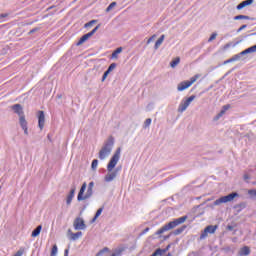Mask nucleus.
Wrapping results in <instances>:
<instances>
[{"label":"nucleus","instance_id":"1","mask_svg":"<svg viewBox=\"0 0 256 256\" xmlns=\"http://www.w3.org/2000/svg\"><path fill=\"white\" fill-rule=\"evenodd\" d=\"M119 159H121V148L116 149L107 165L108 173L104 177V181L106 183H111V181H115V179H117V175H119V172L121 171V167L115 169L117 163H119ZM113 169L115 170L113 171Z\"/></svg>","mask_w":256,"mask_h":256},{"label":"nucleus","instance_id":"2","mask_svg":"<svg viewBox=\"0 0 256 256\" xmlns=\"http://www.w3.org/2000/svg\"><path fill=\"white\" fill-rule=\"evenodd\" d=\"M186 221H187V216L176 218L173 221H170L169 223L163 225L151 237L153 239H161V237H163V233H167V231H171V229H175V227H178V225H182V223Z\"/></svg>","mask_w":256,"mask_h":256},{"label":"nucleus","instance_id":"3","mask_svg":"<svg viewBox=\"0 0 256 256\" xmlns=\"http://www.w3.org/2000/svg\"><path fill=\"white\" fill-rule=\"evenodd\" d=\"M114 145L115 138H113V136H110L99 151L98 157L100 161H105V159H107V157L111 155Z\"/></svg>","mask_w":256,"mask_h":256},{"label":"nucleus","instance_id":"4","mask_svg":"<svg viewBox=\"0 0 256 256\" xmlns=\"http://www.w3.org/2000/svg\"><path fill=\"white\" fill-rule=\"evenodd\" d=\"M235 197H239V193L237 192H232L226 196H222L218 199H216L211 205L210 207L214 208V207H219V205H223V203H231V201H233V199H235Z\"/></svg>","mask_w":256,"mask_h":256},{"label":"nucleus","instance_id":"5","mask_svg":"<svg viewBox=\"0 0 256 256\" xmlns=\"http://www.w3.org/2000/svg\"><path fill=\"white\" fill-rule=\"evenodd\" d=\"M85 189H87L85 193ZM93 197V188H87V182H84L80 188V191L77 196L78 201H85Z\"/></svg>","mask_w":256,"mask_h":256},{"label":"nucleus","instance_id":"6","mask_svg":"<svg viewBox=\"0 0 256 256\" xmlns=\"http://www.w3.org/2000/svg\"><path fill=\"white\" fill-rule=\"evenodd\" d=\"M99 27H101V24H98L92 31H90L87 34H84L79 41L76 43L77 47H79L80 45H83V43H85V41H88L90 39V37H93L94 33H97V31H99Z\"/></svg>","mask_w":256,"mask_h":256},{"label":"nucleus","instance_id":"7","mask_svg":"<svg viewBox=\"0 0 256 256\" xmlns=\"http://www.w3.org/2000/svg\"><path fill=\"white\" fill-rule=\"evenodd\" d=\"M197 79H199V75H195L194 77L190 78L189 81L181 82L177 86L178 91H185V89H189V87H191V85H193Z\"/></svg>","mask_w":256,"mask_h":256},{"label":"nucleus","instance_id":"8","mask_svg":"<svg viewBox=\"0 0 256 256\" xmlns=\"http://www.w3.org/2000/svg\"><path fill=\"white\" fill-rule=\"evenodd\" d=\"M217 229H219V226H217V225L207 226L200 234V240L203 241V239H207L208 235L209 234L213 235V233H215V231H217Z\"/></svg>","mask_w":256,"mask_h":256},{"label":"nucleus","instance_id":"9","mask_svg":"<svg viewBox=\"0 0 256 256\" xmlns=\"http://www.w3.org/2000/svg\"><path fill=\"white\" fill-rule=\"evenodd\" d=\"M192 101H195V95L188 97L186 100H182L179 104L178 112L184 113V111H187V107L191 105Z\"/></svg>","mask_w":256,"mask_h":256},{"label":"nucleus","instance_id":"10","mask_svg":"<svg viewBox=\"0 0 256 256\" xmlns=\"http://www.w3.org/2000/svg\"><path fill=\"white\" fill-rule=\"evenodd\" d=\"M73 227L75 231H85L87 229V225L85 224V220L81 217L75 218L73 222Z\"/></svg>","mask_w":256,"mask_h":256},{"label":"nucleus","instance_id":"11","mask_svg":"<svg viewBox=\"0 0 256 256\" xmlns=\"http://www.w3.org/2000/svg\"><path fill=\"white\" fill-rule=\"evenodd\" d=\"M38 127L41 131L45 127V112L43 111H38Z\"/></svg>","mask_w":256,"mask_h":256},{"label":"nucleus","instance_id":"12","mask_svg":"<svg viewBox=\"0 0 256 256\" xmlns=\"http://www.w3.org/2000/svg\"><path fill=\"white\" fill-rule=\"evenodd\" d=\"M12 111H14V113H16V115L19 117H23L25 115L23 112V106H21V104H14L12 106Z\"/></svg>","mask_w":256,"mask_h":256},{"label":"nucleus","instance_id":"13","mask_svg":"<svg viewBox=\"0 0 256 256\" xmlns=\"http://www.w3.org/2000/svg\"><path fill=\"white\" fill-rule=\"evenodd\" d=\"M251 4H253V0H244L236 6V9L238 11H241V9H245V7H247L248 5H251Z\"/></svg>","mask_w":256,"mask_h":256},{"label":"nucleus","instance_id":"14","mask_svg":"<svg viewBox=\"0 0 256 256\" xmlns=\"http://www.w3.org/2000/svg\"><path fill=\"white\" fill-rule=\"evenodd\" d=\"M229 107H231L230 105H224L222 107V110L220 111V113H218L215 117V120L218 121V119H221V117H223L225 115V113H227Z\"/></svg>","mask_w":256,"mask_h":256},{"label":"nucleus","instance_id":"15","mask_svg":"<svg viewBox=\"0 0 256 256\" xmlns=\"http://www.w3.org/2000/svg\"><path fill=\"white\" fill-rule=\"evenodd\" d=\"M74 197H75V188H72L66 198V204L71 205Z\"/></svg>","mask_w":256,"mask_h":256},{"label":"nucleus","instance_id":"16","mask_svg":"<svg viewBox=\"0 0 256 256\" xmlns=\"http://www.w3.org/2000/svg\"><path fill=\"white\" fill-rule=\"evenodd\" d=\"M250 254H251V249H249L248 246L242 247L239 251V255H241V256H247V255H250Z\"/></svg>","mask_w":256,"mask_h":256},{"label":"nucleus","instance_id":"17","mask_svg":"<svg viewBox=\"0 0 256 256\" xmlns=\"http://www.w3.org/2000/svg\"><path fill=\"white\" fill-rule=\"evenodd\" d=\"M43 229V226L38 225L31 234V237H39V235L41 234V230Z\"/></svg>","mask_w":256,"mask_h":256},{"label":"nucleus","instance_id":"18","mask_svg":"<svg viewBox=\"0 0 256 256\" xmlns=\"http://www.w3.org/2000/svg\"><path fill=\"white\" fill-rule=\"evenodd\" d=\"M163 41H165V35H161L160 38L155 42L154 49H159V47L163 45Z\"/></svg>","mask_w":256,"mask_h":256},{"label":"nucleus","instance_id":"19","mask_svg":"<svg viewBox=\"0 0 256 256\" xmlns=\"http://www.w3.org/2000/svg\"><path fill=\"white\" fill-rule=\"evenodd\" d=\"M80 237H83V232L81 231L71 234L72 241H77V239H80Z\"/></svg>","mask_w":256,"mask_h":256},{"label":"nucleus","instance_id":"20","mask_svg":"<svg viewBox=\"0 0 256 256\" xmlns=\"http://www.w3.org/2000/svg\"><path fill=\"white\" fill-rule=\"evenodd\" d=\"M19 124L22 127V129H25L27 127V120L25 119V115L24 116H20Z\"/></svg>","mask_w":256,"mask_h":256},{"label":"nucleus","instance_id":"21","mask_svg":"<svg viewBox=\"0 0 256 256\" xmlns=\"http://www.w3.org/2000/svg\"><path fill=\"white\" fill-rule=\"evenodd\" d=\"M186 229H187V226L183 225L182 227L174 230L173 235H181V233H183V231H185Z\"/></svg>","mask_w":256,"mask_h":256},{"label":"nucleus","instance_id":"22","mask_svg":"<svg viewBox=\"0 0 256 256\" xmlns=\"http://www.w3.org/2000/svg\"><path fill=\"white\" fill-rule=\"evenodd\" d=\"M241 19H246L247 21H249V19H251V17L247 16V15H238L234 17V21H241Z\"/></svg>","mask_w":256,"mask_h":256},{"label":"nucleus","instance_id":"23","mask_svg":"<svg viewBox=\"0 0 256 256\" xmlns=\"http://www.w3.org/2000/svg\"><path fill=\"white\" fill-rule=\"evenodd\" d=\"M123 51L122 47L117 48L113 53H112V59H117V56L119 55V53H121Z\"/></svg>","mask_w":256,"mask_h":256},{"label":"nucleus","instance_id":"24","mask_svg":"<svg viewBox=\"0 0 256 256\" xmlns=\"http://www.w3.org/2000/svg\"><path fill=\"white\" fill-rule=\"evenodd\" d=\"M98 165H99V160L94 159V160L92 161V164H91L92 171H96Z\"/></svg>","mask_w":256,"mask_h":256},{"label":"nucleus","instance_id":"25","mask_svg":"<svg viewBox=\"0 0 256 256\" xmlns=\"http://www.w3.org/2000/svg\"><path fill=\"white\" fill-rule=\"evenodd\" d=\"M180 62H181V59H180V58H176L175 60H173V61L170 63V66L174 69V67H177Z\"/></svg>","mask_w":256,"mask_h":256},{"label":"nucleus","instance_id":"26","mask_svg":"<svg viewBox=\"0 0 256 256\" xmlns=\"http://www.w3.org/2000/svg\"><path fill=\"white\" fill-rule=\"evenodd\" d=\"M114 7H117V2H111L106 8V13H109V11H111Z\"/></svg>","mask_w":256,"mask_h":256},{"label":"nucleus","instance_id":"27","mask_svg":"<svg viewBox=\"0 0 256 256\" xmlns=\"http://www.w3.org/2000/svg\"><path fill=\"white\" fill-rule=\"evenodd\" d=\"M95 23H97V20H91V21L87 22V23L84 25V27H85L86 29H88L89 27H93V25H95Z\"/></svg>","mask_w":256,"mask_h":256},{"label":"nucleus","instance_id":"28","mask_svg":"<svg viewBox=\"0 0 256 256\" xmlns=\"http://www.w3.org/2000/svg\"><path fill=\"white\" fill-rule=\"evenodd\" d=\"M155 253L157 256H163L165 255V250L164 249H161V248H158L155 250Z\"/></svg>","mask_w":256,"mask_h":256},{"label":"nucleus","instance_id":"29","mask_svg":"<svg viewBox=\"0 0 256 256\" xmlns=\"http://www.w3.org/2000/svg\"><path fill=\"white\" fill-rule=\"evenodd\" d=\"M246 53H256V45L247 48Z\"/></svg>","mask_w":256,"mask_h":256},{"label":"nucleus","instance_id":"30","mask_svg":"<svg viewBox=\"0 0 256 256\" xmlns=\"http://www.w3.org/2000/svg\"><path fill=\"white\" fill-rule=\"evenodd\" d=\"M57 251H58L57 245H54L52 247L50 256H57Z\"/></svg>","mask_w":256,"mask_h":256},{"label":"nucleus","instance_id":"31","mask_svg":"<svg viewBox=\"0 0 256 256\" xmlns=\"http://www.w3.org/2000/svg\"><path fill=\"white\" fill-rule=\"evenodd\" d=\"M151 122H152L151 118H147L144 122V128L147 129V127H150Z\"/></svg>","mask_w":256,"mask_h":256},{"label":"nucleus","instance_id":"32","mask_svg":"<svg viewBox=\"0 0 256 256\" xmlns=\"http://www.w3.org/2000/svg\"><path fill=\"white\" fill-rule=\"evenodd\" d=\"M116 67H117V64L116 63H112V64H110V66L108 67V71L111 73V71H113L114 69H116Z\"/></svg>","mask_w":256,"mask_h":256},{"label":"nucleus","instance_id":"33","mask_svg":"<svg viewBox=\"0 0 256 256\" xmlns=\"http://www.w3.org/2000/svg\"><path fill=\"white\" fill-rule=\"evenodd\" d=\"M215 39H217V33H213L210 38L208 39L209 43H211V41H215Z\"/></svg>","mask_w":256,"mask_h":256},{"label":"nucleus","instance_id":"34","mask_svg":"<svg viewBox=\"0 0 256 256\" xmlns=\"http://www.w3.org/2000/svg\"><path fill=\"white\" fill-rule=\"evenodd\" d=\"M248 195H251V197H256V189L248 190Z\"/></svg>","mask_w":256,"mask_h":256},{"label":"nucleus","instance_id":"35","mask_svg":"<svg viewBox=\"0 0 256 256\" xmlns=\"http://www.w3.org/2000/svg\"><path fill=\"white\" fill-rule=\"evenodd\" d=\"M231 59H232V63H233L235 61H239V59H241V56L239 54H236Z\"/></svg>","mask_w":256,"mask_h":256},{"label":"nucleus","instance_id":"36","mask_svg":"<svg viewBox=\"0 0 256 256\" xmlns=\"http://www.w3.org/2000/svg\"><path fill=\"white\" fill-rule=\"evenodd\" d=\"M103 209H104V207L99 208V209L97 210L95 216L99 218V217L101 216V213H103Z\"/></svg>","mask_w":256,"mask_h":256},{"label":"nucleus","instance_id":"37","mask_svg":"<svg viewBox=\"0 0 256 256\" xmlns=\"http://www.w3.org/2000/svg\"><path fill=\"white\" fill-rule=\"evenodd\" d=\"M243 29H247V25H246V24L242 25V26L237 30V33H241V31H243Z\"/></svg>","mask_w":256,"mask_h":256},{"label":"nucleus","instance_id":"38","mask_svg":"<svg viewBox=\"0 0 256 256\" xmlns=\"http://www.w3.org/2000/svg\"><path fill=\"white\" fill-rule=\"evenodd\" d=\"M155 35H153V36H151L148 40H147V45H149L152 41H154V39H155Z\"/></svg>","mask_w":256,"mask_h":256},{"label":"nucleus","instance_id":"39","mask_svg":"<svg viewBox=\"0 0 256 256\" xmlns=\"http://www.w3.org/2000/svg\"><path fill=\"white\" fill-rule=\"evenodd\" d=\"M149 231H150V228L147 227V228H145V229L141 232L140 235H145L146 233H149Z\"/></svg>","mask_w":256,"mask_h":256},{"label":"nucleus","instance_id":"40","mask_svg":"<svg viewBox=\"0 0 256 256\" xmlns=\"http://www.w3.org/2000/svg\"><path fill=\"white\" fill-rule=\"evenodd\" d=\"M243 179H244V181L248 182L249 179H251V177L249 176V174H244Z\"/></svg>","mask_w":256,"mask_h":256},{"label":"nucleus","instance_id":"41","mask_svg":"<svg viewBox=\"0 0 256 256\" xmlns=\"http://www.w3.org/2000/svg\"><path fill=\"white\" fill-rule=\"evenodd\" d=\"M238 55H240V57H243V55H249V54L247 53V50H244V51L238 53Z\"/></svg>","mask_w":256,"mask_h":256},{"label":"nucleus","instance_id":"42","mask_svg":"<svg viewBox=\"0 0 256 256\" xmlns=\"http://www.w3.org/2000/svg\"><path fill=\"white\" fill-rule=\"evenodd\" d=\"M93 187H95V182H90L88 184V189H93Z\"/></svg>","mask_w":256,"mask_h":256},{"label":"nucleus","instance_id":"43","mask_svg":"<svg viewBox=\"0 0 256 256\" xmlns=\"http://www.w3.org/2000/svg\"><path fill=\"white\" fill-rule=\"evenodd\" d=\"M105 251H107V248H104L103 250H101L99 253L96 254V256L103 255V253H105Z\"/></svg>","mask_w":256,"mask_h":256},{"label":"nucleus","instance_id":"44","mask_svg":"<svg viewBox=\"0 0 256 256\" xmlns=\"http://www.w3.org/2000/svg\"><path fill=\"white\" fill-rule=\"evenodd\" d=\"M35 31H39V28H33L30 30L29 35H32V33H35Z\"/></svg>","mask_w":256,"mask_h":256},{"label":"nucleus","instance_id":"45","mask_svg":"<svg viewBox=\"0 0 256 256\" xmlns=\"http://www.w3.org/2000/svg\"><path fill=\"white\" fill-rule=\"evenodd\" d=\"M22 129H23V131H24V135H29L28 127L22 128Z\"/></svg>","mask_w":256,"mask_h":256},{"label":"nucleus","instance_id":"46","mask_svg":"<svg viewBox=\"0 0 256 256\" xmlns=\"http://www.w3.org/2000/svg\"><path fill=\"white\" fill-rule=\"evenodd\" d=\"M169 249H171V244H169L168 246H166V248H164L165 253H167V251H169Z\"/></svg>","mask_w":256,"mask_h":256},{"label":"nucleus","instance_id":"47","mask_svg":"<svg viewBox=\"0 0 256 256\" xmlns=\"http://www.w3.org/2000/svg\"><path fill=\"white\" fill-rule=\"evenodd\" d=\"M227 63H233L232 59L230 58V59L224 61V65H227Z\"/></svg>","mask_w":256,"mask_h":256},{"label":"nucleus","instance_id":"48","mask_svg":"<svg viewBox=\"0 0 256 256\" xmlns=\"http://www.w3.org/2000/svg\"><path fill=\"white\" fill-rule=\"evenodd\" d=\"M64 256H69V249H66V250L64 251Z\"/></svg>","mask_w":256,"mask_h":256},{"label":"nucleus","instance_id":"49","mask_svg":"<svg viewBox=\"0 0 256 256\" xmlns=\"http://www.w3.org/2000/svg\"><path fill=\"white\" fill-rule=\"evenodd\" d=\"M105 79H107V76H106V74H103V76H102V82H104Z\"/></svg>","mask_w":256,"mask_h":256},{"label":"nucleus","instance_id":"50","mask_svg":"<svg viewBox=\"0 0 256 256\" xmlns=\"http://www.w3.org/2000/svg\"><path fill=\"white\" fill-rule=\"evenodd\" d=\"M105 79H107V76H106V74H103V76H102V82H104Z\"/></svg>","mask_w":256,"mask_h":256},{"label":"nucleus","instance_id":"51","mask_svg":"<svg viewBox=\"0 0 256 256\" xmlns=\"http://www.w3.org/2000/svg\"><path fill=\"white\" fill-rule=\"evenodd\" d=\"M97 219H99L97 216H94V218L92 219V223H95V221H97Z\"/></svg>","mask_w":256,"mask_h":256},{"label":"nucleus","instance_id":"52","mask_svg":"<svg viewBox=\"0 0 256 256\" xmlns=\"http://www.w3.org/2000/svg\"><path fill=\"white\" fill-rule=\"evenodd\" d=\"M109 73H111L110 71H108V70H106L105 72H104V75H106L107 77L109 76Z\"/></svg>","mask_w":256,"mask_h":256},{"label":"nucleus","instance_id":"53","mask_svg":"<svg viewBox=\"0 0 256 256\" xmlns=\"http://www.w3.org/2000/svg\"><path fill=\"white\" fill-rule=\"evenodd\" d=\"M169 235H167V236H163V239H164V241H167V239H169Z\"/></svg>","mask_w":256,"mask_h":256},{"label":"nucleus","instance_id":"54","mask_svg":"<svg viewBox=\"0 0 256 256\" xmlns=\"http://www.w3.org/2000/svg\"><path fill=\"white\" fill-rule=\"evenodd\" d=\"M228 229L231 231V229H233V226H228Z\"/></svg>","mask_w":256,"mask_h":256},{"label":"nucleus","instance_id":"55","mask_svg":"<svg viewBox=\"0 0 256 256\" xmlns=\"http://www.w3.org/2000/svg\"><path fill=\"white\" fill-rule=\"evenodd\" d=\"M252 35H256V32H255V33H252Z\"/></svg>","mask_w":256,"mask_h":256},{"label":"nucleus","instance_id":"56","mask_svg":"<svg viewBox=\"0 0 256 256\" xmlns=\"http://www.w3.org/2000/svg\"><path fill=\"white\" fill-rule=\"evenodd\" d=\"M0 189H1V186H0Z\"/></svg>","mask_w":256,"mask_h":256}]
</instances>
